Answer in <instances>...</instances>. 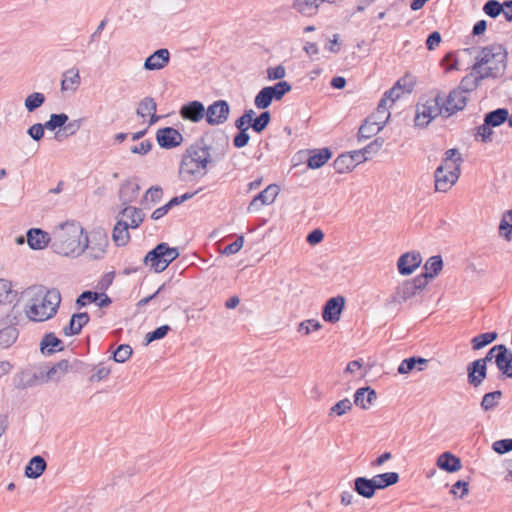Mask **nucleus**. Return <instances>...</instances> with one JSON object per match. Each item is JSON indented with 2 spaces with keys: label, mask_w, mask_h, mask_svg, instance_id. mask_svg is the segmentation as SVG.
Masks as SVG:
<instances>
[{
  "label": "nucleus",
  "mask_w": 512,
  "mask_h": 512,
  "mask_svg": "<svg viewBox=\"0 0 512 512\" xmlns=\"http://www.w3.org/2000/svg\"><path fill=\"white\" fill-rule=\"evenodd\" d=\"M53 238L56 244L65 247L68 253L81 254L86 249L90 248L95 255L104 252V247L108 244L107 235L102 231L93 232L91 235L92 242H97L90 247V239L84 233L83 228L79 223L67 222L60 225L53 233Z\"/></svg>",
  "instance_id": "f257e3e1"
},
{
  "label": "nucleus",
  "mask_w": 512,
  "mask_h": 512,
  "mask_svg": "<svg viewBox=\"0 0 512 512\" xmlns=\"http://www.w3.org/2000/svg\"><path fill=\"white\" fill-rule=\"evenodd\" d=\"M60 303L59 291L41 289L30 299L25 314L31 321L43 322L51 319L57 313Z\"/></svg>",
  "instance_id": "f03ea898"
},
{
  "label": "nucleus",
  "mask_w": 512,
  "mask_h": 512,
  "mask_svg": "<svg viewBox=\"0 0 512 512\" xmlns=\"http://www.w3.org/2000/svg\"><path fill=\"white\" fill-rule=\"evenodd\" d=\"M507 55L506 49L501 44L495 43L483 47L472 70L475 73L484 72L488 78H498L506 69Z\"/></svg>",
  "instance_id": "7ed1b4c3"
},
{
  "label": "nucleus",
  "mask_w": 512,
  "mask_h": 512,
  "mask_svg": "<svg viewBox=\"0 0 512 512\" xmlns=\"http://www.w3.org/2000/svg\"><path fill=\"white\" fill-rule=\"evenodd\" d=\"M211 162L209 151L200 146L189 147L182 156L179 174L183 179H198L206 175Z\"/></svg>",
  "instance_id": "20e7f679"
},
{
  "label": "nucleus",
  "mask_w": 512,
  "mask_h": 512,
  "mask_svg": "<svg viewBox=\"0 0 512 512\" xmlns=\"http://www.w3.org/2000/svg\"><path fill=\"white\" fill-rule=\"evenodd\" d=\"M439 115L445 117L441 105V93L437 92L434 97L427 99L425 103L417 105L414 119L415 126L424 128Z\"/></svg>",
  "instance_id": "39448f33"
},
{
  "label": "nucleus",
  "mask_w": 512,
  "mask_h": 512,
  "mask_svg": "<svg viewBox=\"0 0 512 512\" xmlns=\"http://www.w3.org/2000/svg\"><path fill=\"white\" fill-rule=\"evenodd\" d=\"M460 175V168L455 166H445L440 164L435 170V188L437 191L446 192L448 191L458 180Z\"/></svg>",
  "instance_id": "423d86ee"
},
{
  "label": "nucleus",
  "mask_w": 512,
  "mask_h": 512,
  "mask_svg": "<svg viewBox=\"0 0 512 512\" xmlns=\"http://www.w3.org/2000/svg\"><path fill=\"white\" fill-rule=\"evenodd\" d=\"M427 286L425 279H421L418 275L413 280L404 281L401 286L397 287L392 295V301L402 303L416 295L417 291L423 290Z\"/></svg>",
  "instance_id": "0eeeda50"
},
{
  "label": "nucleus",
  "mask_w": 512,
  "mask_h": 512,
  "mask_svg": "<svg viewBox=\"0 0 512 512\" xmlns=\"http://www.w3.org/2000/svg\"><path fill=\"white\" fill-rule=\"evenodd\" d=\"M467 100V95H464L462 90L457 89L450 91L446 99L441 96V105L443 107L445 117H449L454 113L463 110L467 105Z\"/></svg>",
  "instance_id": "6e6552de"
},
{
  "label": "nucleus",
  "mask_w": 512,
  "mask_h": 512,
  "mask_svg": "<svg viewBox=\"0 0 512 512\" xmlns=\"http://www.w3.org/2000/svg\"><path fill=\"white\" fill-rule=\"evenodd\" d=\"M345 302V297L341 295L329 298L322 308L323 320L332 324L338 322L345 308Z\"/></svg>",
  "instance_id": "1a4fd4ad"
},
{
  "label": "nucleus",
  "mask_w": 512,
  "mask_h": 512,
  "mask_svg": "<svg viewBox=\"0 0 512 512\" xmlns=\"http://www.w3.org/2000/svg\"><path fill=\"white\" fill-rule=\"evenodd\" d=\"M388 120L389 114L385 118L379 117V119H376V116L367 117L359 128L357 134L358 141L369 139L378 134L384 128Z\"/></svg>",
  "instance_id": "9d476101"
},
{
  "label": "nucleus",
  "mask_w": 512,
  "mask_h": 512,
  "mask_svg": "<svg viewBox=\"0 0 512 512\" xmlns=\"http://www.w3.org/2000/svg\"><path fill=\"white\" fill-rule=\"evenodd\" d=\"M280 192V188L276 184L268 185L263 191L258 193L248 206L249 212H256L264 205L272 204Z\"/></svg>",
  "instance_id": "9b49d317"
},
{
  "label": "nucleus",
  "mask_w": 512,
  "mask_h": 512,
  "mask_svg": "<svg viewBox=\"0 0 512 512\" xmlns=\"http://www.w3.org/2000/svg\"><path fill=\"white\" fill-rule=\"evenodd\" d=\"M156 140L160 147L171 149L183 142V136L178 130L172 127H165L157 131Z\"/></svg>",
  "instance_id": "f8f14e48"
},
{
  "label": "nucleus",
  "mask_w": 512,
  "mask_h": 512,
  "mask_svg": "<svg viewBox=\"0 0 512 512\" xmlns=\"http://www.w3.org/2000/svg\"><path fill=\"white\" fill-rule=\"evenodd\" d=\"M487 378V366L480 360H474L467 365V382L470 386L478 388Z\"/></svg>",
  "instance_id": "ddd939ff"
},
{
  "label": "nucleus",
  "mask_w": 512,
  "mask_h": 512,
  "mask_svg": "<svg viewBox=\"0 0 512 512\" xmlns=\"http://www.w3.org/2000/svg\"><path fill=\"white\" fill-rule=\"evenodd\" d=\"M157 104L151 97H145L140 101L137 108V115L143 119V123L152 125L156 123L159 117L156 115Z\"/></svg>",
  "instance_id": "4468645a"
},
{
  "label": "nucleus",
  "mask_w": 512,
  "mask_h": 512,
  "mask_svg": "<svg viewBox=\"0 0 512 512\" xmlns=\"http://www.w3.org/2000/svg\"><path fill=\"white\" fill-rule=\"evenodd\" d=\"M69 362L61 360L45 372H41L39 379L42 382H58L62 380L69 371Z\"/></svg>",
  "instance_id": "2eb2a0df"
},
{
  "label": "nucleus",
  "mask_w": 512,
  "mask_h": 512,
  "mask_svg": "<svg viewBox=\"0 0 512 512\" xmlns=\"http://www.w3.org/2000/svg\"><path fill=\"white\" fill-rule=\"evenodd\" d=\"M169 60L170 53L168 49L162 48L155 51L145 60L144 68L147 70H160L168 65Z\"/></svg>",
  "instance_id": "dca6fc26"
},
{
  "label": "nucleus",
  "mask_w": 512,
  "mask_h": 512,
  "mask_svg": "<svg viewBox=\"0 0 512 512\" xmlns=\"http://www.w3.org/2000/svg\"><path fill=\"white\" fill-rule=\"evenodd\" d=\"M50 236L47 232L39 229L32 228L27 232V242L34 250H42L50 243Z\"/></svg>",
  "instance_id": "f3484780"
},
{
  "label": "nucleus",
  "mask_w": 512,
  "mask_h": 512,
  "mask_svg": "<svg viewBox=\"0 0 512 512\" xmlns=\"http://www.w3.org/2000/svg\"><path fill=\"white\" fill-rule=\"evenodd\" d=\"M496 367L500 372L498 379H512V351L510 349L501 350V354L496 359Z\"/></svg>",
  "instance_id": "a211bd4d"
},
{
  "label": "nucleus",
  "mask_w": 512,
  "mask_h": 512,
  "mask_svg": "<svg viewBox=\"0 0 512 512\" xmlns=\"http://www.w3.org/2000/svg\"><path fill=\"white\" fill-rule=\"evenodd\" d=\"M437 466L448 473H454L461 469V459L453 453L443 452L437 459Z\"/></svg>",
  "instance_id": "6ab92c4d"
},
{
  "label": "nucleus",
  "mask_w": 512,
  "mask_h": 512,
  "mask_svg": "<svg viewBox=\"0 0 512 512\" xmlns=\"http://www.w3.org/2000/svg\"><path fill=\"white\" fill-rule=\"evenodd\" d=\"M332 157V151L329 148L309 150V158L306 161L310 169L321 168Z\"/></svg>",
  "instance_id": "aec40b11"
},
{
  "label": "nucleus",
  "mask_w": 512,
  "mask_h": 512,
  "mask_svg": "<svg viewBox=\"0 0 512 512\" xmlns=\"http://www.w3.org/2000/svg\"><path fill=\"white\" fill-rule=\"evenodd\" d=\"M353 483L354 491L363 498L370 499L377 491L372 478L359 476L354 479Z\"/></svg>",
  "instance_id": "412c9836"
},
{
  "label": "nucleus",
  "mask_w": 512,
  "mask_h": 512,
  "mask_svg": "<svg viewBox=\"0 0 512 512\" xmlns=\"http://www.w3.org/2000/svg\"><path fill=\"white\" fill-rule=\"evenodd\" d=\"M121 221L132 228H138L144 220V214L141 209L136 207H126L121 212Z\"/></svg>",
  "instance_id": "4be33fe9"
},
{
  "label": "nucleus",
  "mask_w": 512,
  "mask_h": 512,
  "mask_svg": "<svg viewBox=\"0 0 512 512\" xmlns=\"http://www.w3.org/2000/svg\"><path fill=\"white\" fill-rule=\"evenodd\" d=\"M88 321L89 316L87 313L74 314L71 317L69 324L63 328L64 335L73 336L79 334L83 326H85L88 323Z\"/></svg>",
  "instance_id": "5701e85b"
},
{
  "label": "nucleus",
  "mask_w": 512,
  "mask_h": 512,
  "mask_svg": "<svg viewBox=\"0 0 512 512\" xmlns=\"http://www.w3.org/2000/svg\"><path fill=\"white\" fill-rule=\"evenodd\" d=\"M204 112L205 109L203 104L198 101L190 102L184 105L180 110V114L184 119H188L193 122L201 120L204 117Z\"/></svg>",
  "instance_id": "b1692460"
},
{
  "label": "nucleus",
  "mask_w": 512,
  "mask_h": 512,
  "mask_svg": "<svg viewBox=\"0 0 512 512\" xmlns=\"http://www.w3.org/2000/svg\"><path fill=\"white\" fill-rule=\"evenodd\" d=\"M40 349L45 354H53L64 349L63 342L54 333H46L41 342Z\"/></svg>",
  "instance_id": "393cba45"
},
{
  "label": "nucleus",
  "mask_w": 512,
  "mask_h": 512,
  "mask_svg": "<svg viewBox=\"0 0 512 512\" xmlns=\"http://www.w3.org/2000/svg\"><path fill=\"white\" fill-rule=\"evenodd\" d=\"M365 394H366V401L369 405L373 404L377 399L376 391L373 388H371L370 386L358 388L354 394V403L356 406H359L360 408H362L364 410L368 409V406L364 402Z\"/></svg>",
  "instance_id": "a878e982"
},
{
  "label": "nucleus",
  "mask_w": 512,
  "mask_h": 512,
  "mask_svg": "<svg viewBox=\"0 0 512 512\" xmlns=\"http://www.w3.org/2000/svg\"><path fill=\"white\" fill-rule=\"evenodd\" d=\"M486 78L488 77L485 76L484 72L475 73L472 71V73L462 78L459 87L456 89L462 90L464 95H466L467 93L475 90L479 86L480 82Z\"/></svg>",
  "instance_id": "bb28decb"
},
{
  "label": "nucleus",
  "mask_w": 512,
  "mask_h": 512,
  "mask_svg": "<svg viewBox=\"0 0 512 512\" xmlns=\"http://www.w3.org/2000/svg\"><path fill=\"white\" fill-rule=\"evenodd\" d=\"M18 296L10 280L0 278V305L12 304Z\"/></svg>",
  "instance_id": "cd10ccee"
},
{
  "label": "nucleus",
  "mask_w": 512,
  "mask_h": 512,
  "mask_svg": "<svg viewBox=\"0 0 512 512\" xmlns=\"http://www.w3.org/2000/svg\"><path fill=\"white\" fill-rule=\"evenodd\" d=\"M81 82L79 70L77 68H71L63 73L61 81L62 91H75Z\"/></svg>",
  "instance_id": "c85d7f7f"
},
{
  "label": "nucleus",
  "mask_w": 512,
  "mask_h": 512,
  "mask_svg": "<svg viewBox=\"0 0 512 512\" xmlns=\"http://www.w3.org/2000/svg\"><path fill=\"white\" fill-rule=\"evenodd\" d=\"M376 490H383L399 482L397 472H385L372 477Z\"/></svg>",
  "instance_id": "c756f323"
},
{
  "label": "nucleus",
  "mask_w": 512,
  "mask_h": 512,
  "mask_svg": "<svg viewBox=\"0 0 512 512\" xmlns=\"http://www.w3.org/2000/svg\"><path fill=\"white\" fill-rule=\"evenodd\" d=\"M428 363V360L425 358H422L420 356H412L409 358H405L400 365L398 366V373L399 374H407L410 373L412 370H414L416 367L419 371H422L424 368L423 366Z\"/></svg>",
  "instance_id": "7c9ffc66"
},
{
  "label": "nucleus",
  "mask_w": 512,
  "mask_h": 512,
  "mask_svg": "<svg viewBox=\"0 0 512 512\" xmlns=\"http://www.w3.org/2000/svg\"><path fill=\"white\" fill-rule=\"evenodd\" d=\"M443 258H429L424 264V272L419 276L421 279H425L426 284L430 279H433L443 269Z\"/></svg>",
  "instance_id": "2f4dec72"
},
{
  "label": "nucleus",
  "mask_w": 512,
  "mask_h": 512,
  "mask_svg": "<svg viewBox=\"0 0 512 512\" xmlns=\"http://www.w3.org/2000/svg\"><path fill=\"white\" fill-rule=\"evenodd\" d=\"M509 111L507 108H497L484 115V120L487 125H491L493 128L499 127L508 120Z\"/></svg>",
  "instance_id": "473e14b6"
},
{
  "label": "nucleus",
  "mask_w": 512,
  "mask_h": 512,
  "mask_svg": "<svg viewBox=\"0 0 512 512\" xmlns=\"http://www.w3.org/2000/svg\"><path fill=\"white\" fill-rule=\"evenodd\" d=\"M46 469V462L41 456H34L25 468V475L29 478L40 477Z\"/></svg>",
  "instance_id": "72a5a7b5"
},
{
  "label": "nucleus",
  "mask_w": 512,
  "mask_h": 512,
  "mask_svg": "<svg viewBox=\"0 0 512 512\" xmlns=\"http://www.w3.org/2000/svg\"><path fill=\"white\" fill-rule=\"evenodd\" d=\"M224 117V100H219L210 105L206 112L207 122L211 125L219 124Z\"/></svg>",
  "instance_id": "f704fd0d"
},
{
  "label": "nucleus",
  "mask_w": 512,
  "mask_h": 512,
  "mask_svg": "<svg viewBox=\"0 0 512 512\" xmlns=\"http://www.w3.org/2000/svg\"><path fill=\"white\" fill-rule=\"evenodd\" d=\"M128 227L124 221H121L120 219L117 221V223L114 226L112 238L116 245L118 246H125L129 240L130 235L128 232Z\"/></svg>",
  "instance_id": "c9c22d12"
},
{
  "label": "nucleus",
  "mask_w": 512,
  "mask_h": 512,
  "mask_svg": "<svg viewBox=\"0 0 512 512\" xmlns=\"http://www.w3.org/2000/svg\"><path fill=\"white\" fill-rule=\"evenodd\" d=\"M192 197V194H189V193H186L180 197H174L172 198L168 203H166L165 205L157 208L156 210L153 211L152 215H151V218L154 219V220H159L161 219L162 217H164L168 211L175 205H179L181 204L182 202H184L185 200L189 199Z\"/></svg>",
  "instance_id": "e433bc0d"
},
{
  "label": "nucleus",
  "mask_w": 512,
  "mask_h": 512,
  "mask_svg": "<svg viewBox=\"0 0 512 512\" xmlns=\"http://www.w3.org/2000/svg\"><path fill=\"white\" fill-rule=\"evenodd\" d=\"M502 396L503 393L501 390L485 393L480 402L481 409L485 412L494 410L499 405Z\"/></svg>",
  "instance_id": "4c0bfd02"
},
{
  "label": "nucleus",
  "mask_w": 512,
  "mask_h": 512,
  "mask_svg": "<svg viewBox=\"0 0 512 512\" xmlns=\"http://www.w3.org/2000/svg\"><path fill=\"white\" fill-rule=\"evenodd\" d=\"M423 258H398L397 268L401 275L412 274L422 263Z\"/></svg>",
  "instance_id": "58836bf2"
},
{
  "label": "nucleus",
  "mask_w": 512,
  "mask_h": 512,
  "mask_svg": "<svg viewBox=\"0 0 512 512\" xmlns=\"http://www.w3.org/2000/svg\"><path fill=\"white\" fill-rule=\"evenodd\" d=\"M498 338L496 331L481 333L471 339V346L473 350H480Z\"/></svg>",
  "instance_id": "ea45409f"
},
{
  "label": "nucleus",
  "mask_w": 512,
  "mask_h": 512,
  "mask_svg": "<svg viewBox=\"0 0 512 512\" xmlns=\"http://www.w3.org/2000/svg\"><path fill=\"white\" fill-rule=\"evenodd\" d=\"M333 167L335 171L339 174L349 172L355 168L352 156H350V154H348L347 152L339 155L334 160Z\"/></svg>",
  "instance_id": "a19ab883"
},
{
  "label": "nucleus",
  "mask_w": 512,
  "mask_h": 512,
  "mask_svg": "<svg viewBox=\"0 0 512 512\" xmlns=\"http://www.w3.org/2000/svg\"><path fill=\"white\" fill-rule=\"evenodd\" d=\"M293 7L304 16H312L318 10L317 0H294Z\"/></svg>",
  "instance_id": "79ce46f5"
},
{
  "label": "nucleus",
  "mask_w": 512,
  "mask_h": 512,
  "mask_svg": "<svg viewBox=\"0 0 512 512\" xmlns=\"http://www.w3.org/2000/svg\"><path fill=\"white\" fill-rule=\"evenodd\" d=\"M18 338V330L14 326H7L0 331V346L10 347Z\"/></svg>",
  "instance_id": "37998d69"
},
{
  "label": "nucleus",
  "mask_w": 512,
  "mask_h": 512,
  "mask_svg": "<svg viewBox=\"0 0 512 512\" xmlns=\"http://www.w3.org/2000/svg\"><path fill=\"white\" fill-rule=\"evenodd\" d=\"M273 100H281L285 94L291 91L292 86L287 81H279L273 86H266Z\"/></svg>",
  "instance_id": "c03bdc74"
},
{
  "label": "nucleus",
  "mask_w": 512,
  "mask_h": 512,
  "mask_svg": "<svg viewBox=\"0 0 512 512\" xmlns=\"http://www.w3.org/2000/svg\"><path fill=\"white\" fill-rule=\"evenodd\" d=\"M162 196H163V190L161 187H159V186L151 187L146 191V193L143 197L142 203L145 207L155 205L162 199Z\"/></svg>",
  "instance_id": "a18cd8bd"
},
{
  "label": "nucleus",
  "mask_w": 512,
  "mask_h": 512,
  "mask_svg": "<svg viewBox=\"0 0 512 512\" xmlns=\"http://www.w3.org/2000/svg\"><path fill=\"white\" fill-rule=\"evenodd\" d=\"M175 258H144V263L150 270L159 273L165 270Z\"/></svg>",
  "instance_id": "49530a36"
},
{
  "label": "nucleus",
  "mask_w": 512,
  "mask_h": 512,
  "mask_svg": "<svg viewBox=\"0 0 512 512\" xmlns=\"http://www.w3.org/2000/svg\"><path fill=\"white\" fill-rule=\"evenodd\" d=\"M271 121V114L269 111H263L258 117L251 122V128L256 133L263 132Z\"/></svg>",
  "instance_id": "de8ad7c7"
},
{
  "label": "nucleus",
  "mask_w": 512,
  "mask_h": 512,
  "mask_svg": "<svg viewBox=\"0 0 512 512\" xmlns=\"http://www.w3.org/2000/svg\"><path fill=\"white\" fill-rule=\"evenodd\" d=\"M179 256L180 251L178 248H170L166 243L158 244L154 249L149 251L146 256Z\"/></svg>",
  "instance_id": "09e8293b"
},
{
  "label": "nucleus",
  "mask_w": 512,
  "mask_h": 512,
  "mask_svg": "<svg viewBox=\"0 0 512 512\" xmlns=\"http://www.w3.org/2000/svg\"><path fill=\"white\" fill-rule=\"evenodd\" d=\"M475 139L480 138L483 143H490L493 140V127L491 125H487V122L483 120V124L476 127Z\"/></svg>",
  "instance_id": "8fccbe9b"
},
{
  "label": "nucleus",
  "mask_w": 512,
  "mask_h": 512,
  "mask_svg": "<svg viewBox=\"0 0 512 512\" xmlns=\"http://www.w3.org/2000/svg\"><path fill=\"white\" fill-rule=\"evenodd\" d=\"M462 162L461 154L458 149L452 148L448 149L445 152V157L442 160V165L450 166L451 168L458 166L460 168V164Z\"/></svg>",
  "instance_id": "3c124183"
},
{
  "label": "nucleus",
  "mask_w": 512,
  "mask_h": 512,
  "mask_svg": "<svg viewBox=\"0 0 512 512\" xmlns=\"http://www.w3.org/2000/svg\"><path fill=\"white\" fill-rule=\"evenodd\" d=\"M272 101L273 99L268 89L263 87L255 96L254 104L258 109H266L271 105Z\"/></svg>",
  "instance_id": "603ef678"
},
{
  "label": "nucleus",
  "mask_w": 512,
  "mask_h": 512,
  "mask_svg": "<svg viewBox=\"0 0 512 512\" xmlns=\"http://www.w3.org/2000/svg\"><path fill=\"white\" fill-rule=\"evenodd\" d=\"M504 10V3L501 4L497 0H488L483 7V11L486 15L491 18H496L499 16Z\"/></svg>",
  "instance_id": "864d4df0"
},
{
  "label": "nucleus",
  "mask_w": 512,
  "mask_h": 512,
  "mask_svg": "<svg viewBox=\"0 0 512 512\" xmlns=\"http://www.w3.org/2000/svg\"><path fill=\"white\" fill-rule=\"evenodd\" d=\"M322 328V324L316 319H307L298 325L297 331L304 335H309L311 331H317Z\"/></svg>",
  "instance_id": "5fc2aeb1"
},
{
  "label": "nucleus",
  "mask_w": 512,
  "mask_h": 512,
  "mask_svg": "<svg viewBox=\"0 0 512 512\" xmlns=\"http://www.w3.org/2000/svg\"><path fill=\"white\" fill-rule=\"evenodd\" d=\"M132 355V348L128 344H122L113 353L114 361L118 363L126 362Z\"/></svg>",
  "instance_id": "6e6d98bb"
},
{
  "label": "nucleus",
  "mask_w": 512,
  "mask_h": 512,
  "mask_svg": "<svg viewBox=\"0 0 512 512\" xmlns=\"http://www.w3.org/2000/svg\"><path fill=\"white\" fill-rule=\"evenodd\" d=\"M45 101V97L42 93H32L25 100V107L28 111L32 112L36 108L40 107Z\"/></svg>",
  "instance_id": "4d7b16f0"
},
{
  "label": "nucleus",
  "mask_w": 512,
  "mask_h": 512,
  "mask_svg": "<svg viewBox=\"0 0 512 512\" xmlns=\"http://www.w3.org/2000/svg\"><path fill=\"white\" fill-rule=\"evenodd\" d=\"M352 409V402L348 398H344L335 403L330 409V415L335 414L342 416Z\"/></svg>",
  "instance_id": "13d9d810"
},
{
  "label": "nucleus",
  "mask_w": 512,
  "mask_h": 512,
  "mask_svg": "<svg viewBox=\"0 0 512 512\" xmlns=\"http://www.w3.org/2000/svg\"><path fill=\"white\" fill-rule=\"evenodd\" d=\"M509 349L504 344H497L494 345L492 348L489 349V351L486 353L485 357L479 358L480 363L484 362V366H487L489 362H491L493 359L496 362L497 357L501 354V350Z\"/></svg>",
  "instance_id": "bf43d9fd"
},
{
  "label": "nucleus",
  "mask_w": 512,
  "mask_h": 512,
  "mask_svg": "<svg viewBox=\"0 0 512 512\" xmlns=\"http://www.w3.org/2000/svg\"><path fill=\"white\" fill-rule=\"evenodd\" d=\"M67 120L68 116L64 113L52 114L50 119L45 123V128L52 131L58 127L63 126Z\"/></svg>",
  "instance_id": "052dcab7"
},
{
  "label": "nucleus",
  "mask_w": 512,
  "mask_h": 512,
  "mask_svg": "<svg viewBox=\"0 0 512 512\" xmlns=\"http://www.w3.org/2000/svg\"><path fill=\"white\" fill-rule=\"evenodd\" d=\"M492 449L500 455L508 453L512 451V439L497 440L492 444Z\"/></svg>",
  "instance_id": "680f3d73"
},
{
  "label": "nucleus",
  "mask_w": 512,
  "mask_h": 512,
  "mask_svg": "<svg viewBox=\"0 0 512 512\" xmlns=\"http://www.w3.org/2000/svg\"><path fill=\"white\" fill-rule=\"evenodd\" d=\"M469 492V483L464 480L456 481L451 489V493L459 498H464Z\"/></svg>",
  "instance_id": "e2e57ef3"
},
{
  "label": "nucleus",
  "mask_w": 512,
  "mask_h": 512,
  "mask_svg": "<svg viewBox=\"0 0 512 512\" xmlns=\"http://www.w3.org/2000/svg\"><path fill=\"white\" fill-rule=\"evenodd\" d=\"M499 237L506 241L512 240V223H509L505 219H501L498 227Z\"/></svg>",
  "instance_id": "0e129e2a"
},
{
  "label": "nucleus",
  "mask_w": 512,
  "mask_h": 512,
  "mask_svg": "<svg viewBox=\"0 0 512 512\" xmlns=\"http://www.w3.org/2000/svg\"><path fill=\"white\" fill-rule=\"evenodd\" d=\"M169 330L170 327L168 325L160 326L154 331L147 333L145 339L147 343H150L154 340L162 339L167 335Z\"/></svg>",
  "instance_id": "69168bd1"
},
{
  "label": "nucleus",
  "mask_w": 512,
  "mask_h": 512,
  "mask_svg": "<svg viewBox=\"0 0 512 512\" xmlns=\"http://www.w3.org/2000/svg\"><path fill=\"white\" fill-rule=\"evenodd\" d=\"M402 92L403 90L399 80L391 89L384 93V97L382 99H386V102L390 100L393 103L400 98Z\"/></svg>",
  "instance_id": "338daca9"
},
{
  "label": "nucleus",
  "mask_w": 512,
  "mask_h": 512,
  "mask_svg": "<svg viewBox=\"0 0 512 512\" xmlns=\"http://www.w3.org/2000/svg\"><path fill=\"white\" fill-rule=\"evenodd\" d=\"M384 139L382 137H378L366 145L362 150L366 154V156H370L371 154L377 153L383 146Z\"/></svg>",
  "instance_id": "774afa93"
}]
</instances>
